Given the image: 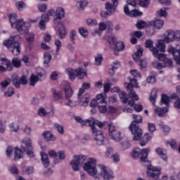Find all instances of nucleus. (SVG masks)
Here are the masks:
<instances>
[{
  "mask_svg": "<svg viewBox=\"0 0 180 180\" xmlns=\"http://www.w3.org/2000/svg\"><path fill=\"white\" fill-rule=\"evenodd\" d=\"M65 16V11L64 8L59 7L56 11V15L54 16L53 22L56 26H60L58 27V34L60 39H65L67 36V29L64 26V23L61 22L63 18Z\"/></svg>",
  "mask_w": 180,
  "mask_h": 180,
  "instance_id": "f257e3e1",
  "label": "nucleus"
},
{
  "mask_svg": "<svg viewBox=\"0 0 180 180\" xmlns=\"http://www.w3.org/2000/svg\"><path fill=\"white\" fill-rule=\"evenodd\" d=\"M108 124V122H101L99 120H96V122L92 123L91 130L93 133V136L94 137V140L97 144V146H103V143H105V134L101 130L96 129L95 126H98L100 129L102 127H105Z\"/></svg>",
  "mask_w": 180,
  "mask_h": 180,
  "instance_id": "f03ea898",
  "label": "nucleus"
},
{
  "mask_svg": "<svg viewBox=\"0 0 180 180\" xmlns=\"http://www.w3.org/2000/svg\"><path fill=\"white\" fill-rule=\"evenodd\" d=\"M19 39H20L19 35H15L10 37L8 39H5L3 42L5 47L11 49V53L14 56H19L20 54V50H22V45L19 42Z\"/></svg>",
  "mask_w": 180,
  "mask_h": 180,
  "instance_id": "7ed1b4c3",
  "label": "nucleus"
},
{
  "mask_svg": "<svg viewBox=\"0 0 180 180\" xmlns=\"http://www.w3.org/2000/svg\"><path fill=\"white\" fill-rule=\"evenodd\" d=\"M132 117L134 119V121L131 123L129 130L134 136L133 140L138 141V140L141 139V136H143V130L140 129V126L139 125V123L143 122V117L134 114Z\"/></svg>",
  "mask_w": 180,
  "mask_h": 180,
  "instance_id": "20e7f679",
  "label": "nucleus"
},
{
  "mask_svg": "<svg viewBox=\"0 0 180 180\" xmlns=\"http://www.w3.org/2000/svg\"><path fill=\"white\" fill-rule=\"evenodd\" d=\"M65 71L70 81H75L77 77H78L79 79H83L84 77H86V70L82 68H79L76 70L67 68Z\"/></svg>",
  "mask_w": 180,
  "mask_h": 180,
  "instance_id": "39448f33",
  "label": "nucleus"
},
{
  "mask_svg": "<svg viewBox=\"0 0 180 180\" xmlns=\"http://www.w3.org/2000/svg\"><path fill=\"white\" fill-rule=\"evenodd\" d=\"M8 18L13 29L18 30L19 32H23V27L25 26L23 19L18 20V15L15 13L11 14Z\"/></svg>",
  "mask_w": 180,
  "mask_h": 180,
  "instance_id": "423d86ee",
  "label": "nucleus"
},
{
  "mask_svg": "<svg viewBox=\"0 0 180 180\" xmlns=\"http://www.w3.org/2000/svg\"><path fill=\"white\" fill-rule=\"evenodd\" d=\"M21 149L25 153H27V155L30 158H33V157H34V153H33V145L30 138H25L22 141Z\"/></svg>",
  "mask_w": 180,
  "mask_h": 180,
  "instance_id": "0eeeda50",
  "label": "nucleus"
},
{
  "mask_svg": "<svg viewBox=\"0 0 180 180\" xmlns=\"http://www.w3.org/2000/svg\"><path fill=\"white\" fill-rule=\"evenodd\" d=\"M161 167H157L152 166L151 164L147 166V176L148 178H153L155 180H158L160 176L161 175ZM138 180H144L141 178L138 179Z\"/></svg>",
  "mask_w": 180,
  "mask_h": 180,
  "instance_id": "6e6552de",
  "label": "nucleus"
},
{
  "mask_svg": "<svg viewBox=\"0 0 180 180\" xmlns=\"http://www.w3.org/2000/svg\"><path fill=\"white\" fill-rule=\"evenodd\" d=\"M106 126L108 127V135L110 139L115 141H120L122 140V133L116 130L113 122H110V124L107 122Z\"/></svg>",
  "mask_w": 180,
  "mask_h": 180,
  "instance_id": "1a4fd4ad",
  "label": "nucleus"
},
{
  "mask_svg": "<svg viewBox=\"0 0 180 180\" xmlns=\"http://www.w3.org/2000/svg\"><path fill=\"white\" fill-rule=\"evenodd\" d=\"M84 169L91 176L96 175V172H98L96 169V160L94 158H90L88 163L84 164Z\"/></svg>",
  "mask_w": 180,
  "mask_h": 180,
  "instance_id": "9d476101",
  "label": "nucleus"
},
{
  "mask_svg": "<svg viewBox=\"0 0 180 180\" xmlns=\"http://www.w3.org/2000/svg\"><path fill=\"white\" fill-rule=\"evenodd\" d=\"M74 158L75 160L70 162V165L73 171H79V164L84 162L86 160V158L84 155H75Z\"/></svg>",
  "mask_w": 180,
  "mask_h": 180,
  "instance_id": "9b49d317",
  "label": "nucleus"
},
{
  "mask_svg": "<svg viewBox=\"0 0 180 180\" xmlns=\"http://www.w3.org/2000/svg\"><path fill=\"white\" fill-rule=\"evenodd\" d=\"M84 92H85L84 89H79L77 94L78 99L80 100L79 103L82 106H88V103H89V101H91V99H89L90 96L89 94H85L82 96V94H84Z\"/></svg>",
  "mask_w": 180,
  "mask_h": 180,
  "instance_id": "f8f14e48",
  "label": "nucleus"
},
{
  "mask_svg": "<svg viewBox=\"0 0 180 180\" xmlns=\"http://www.w3.org/2000/svg\"><path fill=\"white\" fill-rule=\"evenodd\" d=\"M12 79L13 85L16 88H20V84H22V85H26L27 84V79H26V77H25V75H22L21 78L19 77L18 75H13L12 77Z\"/></svg>",
  "mask_w": 180,
  "mask_h": 180,
  "instance_id": "ddd939ff",
  "label": "nucleus"
},
{
  "mask_svg": "<svg viewBox=\"0 0 180 180\" xmlns=\"http://www.w3.org/2000/svg\"><path fill=\"white\" fill-rule=\"evenodd\" d=\"M100 167L101 168V175L103 178V180H110L115 178V174H113V172H112L111 170H108L105 165H100Z\"/></svg>",
  "mask_w": 180,
  "mask_h": 180,
  "instance_id": "4468645a",
  "label": "nucleus"
},
{
  "mask_svg": "<svg viewBox=\"0 0 180 180\" xmlns=\"http://www.w3.org/2000/svg\"><path fill=\"white\" fill-rule=\"evenodd\" d=\"M167 36L164 38L165 43H171V41H174L176 39H180V34H178L171 30H167Z\"/></svg>",
  "mask_w": 180,
  "mask_h": 180,
  "instance_id": "2eb2a0df",
  "label": "nucleus"
},
{
  "mask_svg": "<svg viewBox=\"0 0 180 180\" xmlns=\"http://www.w3.org/2000/svg\"><path fill=\"white\" fill-rule=\"evenodd\" d=\"M46 77L44 76V74L41 72H39L37 75H35L34 74H32L30 77V85L31 86H34L36 85V83L38 81H43Z\"/></svg>",
  "mask_w": 180,
  "mask_h": 180,
  "instance_id": "dca6fc26",
  "label": "nucleus"
},
{
  "mask_svg": "<svg viewBox=\"0 0 180 180\" xmlns=\"http://www.w3.org/2000/svg\"><path fill=\"white\" fill-rule=\"evenodd\" d=\"M167 51L169 54H172L173 56L174 60L176 63V64H179V65H180V49L176 50L173 46H170L168 48Z\"/></svg>",
  "mask_w": 180,
  "mask_h": 180,
  "instance_id": "f3484780",
  "label": "nucleus"
},
{
  "mask_svg": "<svg viewBox=\"0 0 180 180\" xmlns=\"http://www.w3.org/2000/svg\"><path fill=\"white\" fill-rule=\"evenodd\" d=\"M62 85L63 86L65 95L67 99H70V98H71L72 96V94H74V91L71 88V84L68 82H63L62 83Z\"/></svg>",
  "mask_w": 180,
  "mask_h": 180,
  "instance_id": "a211bd4d",
  "label": "nucleus"
},
{
  "mask_svg": "<svg viewBox=\"0 0 180 180\" xmlns=\"http://www.w3.org/2000/svg\"><path fill=\"white\" fill-rule=\"evenodd\" d=\"M75 120H76L77 123H80L82 126H89L90 127H92L93 122H96V120L91 119L84 120L81 117H75Z\"/></svg>",
  "mask_w": 180,
  "mask_h": 180,
  "instance_id": "6ab92c4d",
  "label": "nucleus"
},
{
  "mask_svg": "<svg viewBox=\"0 0 180 180\" xmlns=\"http://www.w3.org/2000/svg\"><path fill=\"white\" fill-rule=\"evenodd\" d=\"M155 57H158V60H159V61H162V63H165L166 65H174L172 59L167 58V55L165 53H158V54L155 56Z\"/></svg>",
  "mask_w": 180,
  "mask_h": 180,
  "instance_id": "aec40b11",
  "label": "nucleus"
},
{
  "mask_svg": "<svg viewBox=\"0 0 180 180\" xmlns=\"http://www.w3.org/2000/svg\"><path fill=\"white\" fill-rule=\"evenodd\" d=\"M154 41L151 39H147L145 41V47L146 49H149L150 51H152L153 56H157L158 54V49L155 47H153Z\"/></svg>",
  "mask_w": 180,
  "mask_h": 180,
  "instance_id": "412c9836",
  "label": "nucleus"
},
{
  "mask_svg": "<svg viewBox=\"0 0 180 180\" xmlns=\"http://www.w3.org/2000/svg\"><path fill=\"white\" fill-rule=\"evenodd\" d=\"M34 33L32 32H28L25 35V40L28 43V49L29 50H32L33 49V43H34Z\"/></svg>",
  "mask_w": 180,
  "mask_h": 180,
  "instance_id": "4be33fe9",
  "label": "nucleus"
},
{
  "mask_svg": "<svg viewBox=\"0 0 180 180\" xmlns=\"http://www.w3.org/2000/svg\"><path fill=\"white\" fill-rule=\"evenodd\" d=\"M112 4L109 2L105 4V9L113 14V12H115L116 8L119 5V0H112Z\"/></svg>",
  "mask_w": 180,
  "mask_h": 180,
  "instance_id": "5701e85b",
  "label": "nucleus"
},
{
  "mask_svg": "<svg viewBox=\"0 0 180 180\" xmlns=\"http://www.w3.org/2000/svg\"><path fill=\"white\" fill-rule=\"evenodd\" d=\"M124 43H123V41H117L114 45L115 56H119V53H120V51H123V50H124Z\"/></svg>",
  "mask_w": 180,
  "mask_h": 180,
  "instance_id": "b1692460",
  "label": "nucleus"
},
{
  "mask_svg": "<svg viewBox=\"0 0 180 180\" xmlns=\"http://www.w3.org/2000/svg\"><path fill=\"white\" fill-rule=\"evenodd\" d=\"M149 25L150 26L155 27V29H162V27L164 26V20L160 19L152 20L149 22Z\"/></svg>",
  "mask_w": 180,
  "mask_h": 180,
  "instance_id": "393cba45",
  "label": "nucleus"
},
{
  "mask_svg": "<svg viewBox=\"0 0 180 180\" xmlns=\"http://www.w3.org/2000/svg\"><path fill=\"white\" fill-rule=\"evenodd\" d=\"M96 102H97L98 106L99 105H108V102L106 101V94H100L96 97Z\"/></svg>",
  "mask_w": 180,
  "mask_h": 180,
  "instance_id": "a878e982",
  "label": "nucleus"
},
{
  "mask_svg": "<svg viewBox=\"0 0 180 180\" xmlns=\"http://www.w3.org/2000/svg\"><path fill=\"white\" fill-rule=\"evenodd\" d=\"M41 162L45 168H47L50 165V161L49 160V155L44 152L40 153Z\"/></svg>",
  "mask_w": 180,
  "mask_h": 180,
  "instance_id": "bb28decb",
  "label": "nucleus"
},
{
  "mask_svg": "<svg viewBox=\"0 0 180 180\" xmlns=\"http://www.w3.org/2000/svg\"><path fill=\"white\" fill-rule=\"evenodd\" d=\"M169 110V109H168V107H164L163 108H161L160 107H157L155 109V112L156 113V115H158L160 117H162V116H164V115H165V113H167V112Z\"/></svg>",
  "mask_w": 180,
  "mask_h": 180,
  "instance_id": "cd10ccee",
  "label": "nucleus"
},
{
  "mask_svg": "<svg viewBox=\"0 0 180 180\" xmlns=\"http://www.w3.org/2000/svg\"><path fill=\"white\" fill-rule=\"evenodd\" d=\"M152 137L148 134V133L145 134L140 139L139 144L141 146V147H144L150 140H151Z\"/></svg>",
  "mask_w": 180,
  "mask_h": 180,
  "instance_id": "c85d7f7f",
  "label": "nucleus"
},
{
  "mask_svg": "<svg viewBox=\"0 0 180 180\" xmlns=\"http://www.w3.org/2000/svg\"><path fill=\"white\" fill-rule=\"evenodd\" d=\"M148 148H143L141 150L140 155H141V162H146L147 158L148 157Z\"/></svg>",
  "mask_w": 180,
  "mask_h": 180,
  "instance_id": "c756f323",
  "label": "nucleus"
},
{
  "mask_svg": "<svg viewBox=\"0 0 180 180\" xmlns=\"http://www.w3.org/2000/svg\"><path fill=\"white\" fill-rule=\"evenodd\" d=\"M43 136L46 140V141H54V140H56L54 135H53V134L49 131H45L43 133Z\"/></svg>",
  "mask_w": 180,
  "mask_h": 180,
  "instance_id": "7c9ffc66",
  "label": "nucleus"
},
{
  "mask_svg": "<svg viewBox=\"0 0 180 180\" xmlns=\"http://www.w3.org/2000/svg\"><path fill=\"white\" fill-rule=\"evenodd\" d=\"M22 157L23 152L18 148H15L14 152V161H18V160H20V158H22Z\"/></svg>",
  "mask_w": 180,
  "mask_h": 180,
  "instance_id": "2f4dec72",
  "label": "nucleus"
},
{
  "mask_svg": "<svg viewBox=\"0 0 180 180\" xmlns=\"http://www.w3.org/2000/svg\"><path fill=\"white\" fill-rule=\"evenodd\" d=\"M44 67H49V64L50 63V61H51V54H50V53L49 52L44 53Z\"/></svg>",
  "mask_w": 180,
  "mask_h": 180,
  "instance_id": "473e14b6",
  "label": "nucleus"
},
{
  "mask_svg": "<svg viewBox=\"0 0 180 180\" xmlns=\"http://www.w3.org/2000/svg\"><path fill=\"white\" fill-rule=\"evenodd\" d=\"M156 49L158 50V53H160V51L161 53H165V44L164 43V41L162 40H159L158 41V44L156 45Z\"/></svg>",
  "mask_w": 180,
  "mask_h": 180,
  "instance_id": "72a5a7b5",
  "label": "nucleus"
},
{
  "mask_svg": "<svg viewBox=\"0 0 180 180\" xmlns=\"http://www.w3.org/2000/svg\"><path fill=\"white\" fill-rule=\"evenodd\" d=\"M155 153L159 155L160 158L163 160V161H167L168 158H167V155L165 154L164 151L162 150V148H157L155 149Z\"/></svg>",
  "mask_w": 180,
  "mask_h": 180,
  "instance_id": "f704fd0d",
  "label": "nucleus"
},
{
  "mask_svg": "<svg viewBox=\"0 0 180 180\" xmlns=\"http://www.w3.org/2000/svg\"><path fill=\"white\" fill-rule=\"evenodd\" d=\"M158 95H157V91H153L150 95L149 101L153 105V106H155V102L157 101Z\"/></svg>",
  "mask_w": 180,
  "mask_h": 180,
  "instance_id": "c9c22d12",
  "label": "nucleus"
},
{
  "mask_svg": "<svg viewBox=\"0 0 180 180\" xmlns=\"http://www.w3.org/2000/svg\"><path fill=\"white\" fill-rule=\"evenodd\" d=\"M134 61H139L141 57H143V49H139L137 51L132 55Z\"/></svg>",
  "mask_w": 180,
  "mask_h": 180,
  "instance_id": "e433bc0d",
  "label": "nucleus"
},
{
  "mask_svg": "<svg viewBox=\"0 0 180 180\" xmlns=\"http://www.w3.org/2000/svg\"><path fill=\"white\" fill-rule=\"evenodd\" d=\"M174 65H167L165 64V62L160 63V62H155L153 63V67L155 68H157L158 70H162V68H165V67H173Z\"/></svg>",
  "mask_w": 180,
  "mask_h": 180,
  "instance_id": "4c0bfd02",
  "label": "nucleus"
},
{
  "mask_svg": "<svg viewBox=\"0 0 180 180\" xmlns=\"http://www.w3.org/2000/svg\"><path fill=\"white\" fill-rule=\"evenodd\" d=\"M161 102L165 105L167 108H169V96H168V95L162 94Z\"/></svg>",
  "mask_w": 180,
  "mask_h": 180,
  "instance_id": "58836bf2",
  "label": "nucleus"
},
{
  "mask_svg": "<svg viewBox=\"0 0 180 180\" xmlns=\"http://www.w3.org/2000/svg\"><path fill=\"white\" fill-rule=\"evenodd\" d=\"M120 98L121 102L124 105L129 102V98H127V94L124 91H122L120 94Z\"/></svg>",
  "mask_w": 180,
  "mask_h": 180,
  "instance_id": "ea45409f",
  "label": "nucleus"
},
{
  "mask_svg": "<svg viewBox=\"0 0 180 180\" xmlns=\"http://www.w3.org/2000/svg\"><path fill=\"white\" fill-rule=\"evenodd\" d=\"M11 63L15 68H20V67H22V63L18 58H13Z\"/></svg>",
  "mask_w": 180,
  "mask_h": 180,
  "instance_id": "a19ab883",
  "label": "nucleus"
},
{
  "mask_svg": "<svg viewBox=\"0 0 180 180\" xmlns=\"http://www.w3.org/2000/svg\"><path fill=\"white\" fill-rule=\"evenodd\" d=\"M52 92L53 94V98L55 101H58V99H60L63 96V92L61 91H57V90L53 89Z\"/></svg>",
  "mask_w": 180,
  "mask_h": 180,
  "instance_id": "79ce46f5",
  "label": "nucleus"
},
{
  "mask_svg": "<svg viewBox=\"0 0 180 180\" xmlns=\"http://www.w3.org/2000/svg\"><path fill=\"white\" fill-rule=\"evenodd\" d=\"M22 170L23 172H25V174H33V171H34V169H33V167H30V166H24L22 168Z\"/></svg>",
  "mask_w": 180,
  "mask_h": 180,
  "instance_id": "37998d69",
  "label": "nucleus"
},
{
  "mask_svg": "<svg viewBox=\"0 0 180 180\" xmlns=\"http://www.w3.org/2000/svg\"><path fill=\"white\" fill-rule=\"evenodd\" d=\"M131 18H136V16H143V13L139 10H132L131 11V15H129Z\"/></svg>",
  "mask_w": 180,
  "mask_h": 180,
  "instance_id": "c03bdc74",
  "label": "nucleus"
},
{
  "mask_svg": "<svg viewBox=\"0 0 180 180\" xmlns=\"http://www.w3.org/2000/svg\"><path fill=\"white\" fill-rule=\"evenodd\" d=\"M129 96H130V98H131L132 99H134V101H139V99H140V98L139 97V96L136 94V91L134 89H131L129 91Z\"/></svg>",
  "mask_w": 180,
  "mask_h": 180,
  "instance_id": "a18cd8bd",
  "label": "nucleus"
},
{
  "mask_svg": "<svg viewBox=\"0 0 180 180\" xmlns=\"http://www.w3.org/2000/svg\"><path fill=\"white\" fill-rule=\"evenodd\" d=\"M102 61H103V56H102V54H98L97 57L95 58L96 65H101Z\"/></svg>",
  "mask_w": 180,
  "mask_h": 180,
  "instance_id": "49530a36",
  "label": "nucleus"
},
{
  "mask_svg": "<svg viewBox=\"0 0 180 180\" xmlns=\"http://www.w3.org/2000/svg\"><path fill=\"white\" fill-rule=\"evenodd\" d=\"M55 45L56 46V54H58V53H60V49H61V47L63 46V44L61 43V41H60V39H56Z\"/></svg>",
  "mask_w": 180,
  "mask_h": 180,
  "instance_id": "de8ad7c7",
  "label": "nucleus"
},
{
  "mask_svg": "<svg viewBox=\"0 0 180 180\" xmlns=\"http://www.w3.org/2000/svg\"><path fill=\"white\" fill-rule=\"evenodd\" d=\"M132 158L134 160H137L139 157H140V149L139 148H134L132 152Z\"/></svg>",
  "mask_w": 180,
  "mask_h": 180,
  "instance_id": "09e8293b",
  "label": "nucleus"
},
{
  "mask_svg": "<svg viewBox=\"0 0 180 180\" xmlns=\"http://www.w3.org/2000/svg\"><path fill=\"white\" fill-rule=\"evenodd\" d=\"M106 106L107 105L105 104H101L98 105V109L100 113H106V112H108V108Z\"/></svg>",
  "mask_w": 180,
  "mask_h": 180,
  "instance_id": "8fccbe9b",
  "label": "nucleus"
},
{
  "mask_svg": "<svg viewBox=\"0 0 180 180\" xmlns=\"http://www.w3.org/2000/svg\"><path fill=\"white\" fill-rule=\"evenodd\" d=\"M54 127L60 134H64V127L58 123H55Z\"/></svg>",
  "mask_w": 180,
  "mask_h": 180,
  "instance_id": "3c124183",
  "label": "nucleus"
},
{
  "mask_svg": "<svg viewBox=\"0 0 180 180\" xmlns=\"http://www.w3.org/2000/svg\"><path fill=\"white\" fill-rule=\"evenodd\" d=\"M10 84H11V79L9 78L4 79L0 83L1 88H6Z\"/></svg>",
  "mask_w": 180,
  "mask_h": 180,
  "instance_id": "603ef678",
  "label": "nucleus"
},
{
  "mask_svg": "<svg viewBox=\"0 0 180 180\" xmlns=\"http://www.w3.org/2000/svg\"><path fill=\"white\" fill-rule=\"evenodd\" d=\"M75 36H77V31L72 30L70 33V39L73 44L75 43Z\"/></svg>",
  "mask_w": 180,
  "mask_h": 180,
  "instance_id": "864d4df0",
  "label": "nucleus"
},
{
  "mask_svg": "<svg viewBox=\"0 0 180 180\" xmlns=\"http://www.w3.org/2000/svg\"><path fill=\"white\" fill-rule=\"evenodd\" d=\"M9 128L11 131H14L15 133H16L18 130H19V125L18 124L11 123L9 125Z\"/></svg>",
  "mask_w": 180,
  "mask_h": 180,
  "instance_id": "5fc2aeb1",
  "label": "nucleus"
},
{
  "mask_svg": "<svg viewBox=\"0 0 180 180\" xmlns=\"http://www.w3.org/2000/svg\"><path fill=\"white\" fill-rule=\"evenodd\" d=\"M146 32L147 36H153V34H154L155 33L154 27L153 26L147 27Z\"/></svg>",
  "mask_w": 180,
  "mask_h": 180,
  "instance_id": "6e6d98bb",
  "label": "nucleus"
},
{
  "mask_svg": "<svg viewBox=\"0 0 180 180\" xmlns=\"http://www.w3.org/2000/svg\"><path fill=\"white\" fill-rule=\"evenodd\" d=\"M79 33L83 37H86V36H88V30H85V28H84V27L79 28Z\"/></svg>",
  "mask_w": 180,
  "mask_h": 180,
  "instance_id": "4d7b16f0",
  "label": "nucleus"
},
{
  "mask_svg": "<svg viewBox=\"0 0 180 180\" xmlns=\"http://www.w3.org/2000/svg\"><path fill=\"white\" fill-rule=\"evenodd\" d=\"M139 5L142 8H147L150 5V0H140Z\"/></svg>",
  "mask_w": 180,
  "mask_h": 180,
  "instance_id": "13d9d810",
  "label": "nucleus"
},
{
  "mask_svg": "<svg viewBox=\"0 0 180 180\" xmlns=\"http://www.w3.org/2000/svg\"><path fill=\"white\" fill-rule=\"evenodd\" d=\"M108 42L110 44H111V46H115L117 42V39L115 36H110L108 38Z\"/></svg>",
  "mask_w": 180,
  "mask_h": 180,
  "instance_id": "bf43d9fd",
  "label": "nucleus"
},
{
  "mask_svg": "<svg viewBox=\"0 0 180 180\" xmlns=\"http://www.w3.org/2000/svg\"><path fill=\"white\" fill-rule=\"evenodd\" d=\"M136 26L138 29H144L146 27V22L139 20L136 22Z\"/></svg>",
  "mask_w": 180,
  "mask_h": 180,
  "instance_id": "052dcab7",
  "label": "nucleus"
},
{
  "mask_svg": "<svg viewBox=\"0 0 180 180\" xmlns=\"http://www.w3.org/2000/svg\"><path fill=\"white\" fill-rule=\"evenodd\" d=\"M6 71H12L13 70V65L11 60H7L6 63Z\"/></svg>",
  "mask_w": 180,
  "mask_h": 180,
  "instance_id": "680f3d73",
  "label": "nucleus"
},
{
  "mask_svg": "<svg viewBox=\"0 0 180 180\" xmlns=\"http://www.w3.org/2000/svg\"><path fill=\"white\" fill-rule=\"evenodd\" d=\"M15 94V89L13 88H9L7 91H5L4 96H12Z\"/></svg>",
  "mask_w": 180,
  "mask_h": 180,
  "instance_id": "e2e57ef3",
  "label": "nucleus"
},
{
  "mask_svg": "<svg viewBox=\"0 0 180 180\" xmlns=\"http://www.w3.org/2000/svg\"><path fill=\"white\" fill-rule=\"evenodd\" d=\"M122 150H127V148H130V142L125 141L121 143Z\"/></svg>",
  "mask_w": 180,
  "mask_h": 180,
  "instance_id": "0e129e2a",
  "label": "nucleus"
},
{
  "mask_svg": "<svg viewBox=\"0 0 180 180\" xmlns=\"http://www.w3.org/2000/svg\"><path fill=\"white\" fill-rule=\"evenodd\" d=\"M10 172L11 174H13L14 175H18V174H19V170L18 169V167H16L15 165H13L10 169Z\"/></svg>",
  "mask_w": 180,
  "mask_h": 180,
  "instance_id": "69168bd1",
  "label": "nucleus"
},
{
  "mask_svg": "<svg viewBox=\"0 0 180 180\" xmlns=\"http://www.w3.org/2000/svg\"><path fill=\"white\" fill-rule=\"evenodd\" d=\"M38 115L39 116H46L47 115V112H46V109L44 108H40L38 110Z\"/></svg>",
  "mask_w": 180,
  "mask_h": 180,
  "instance_id": "338daca9",
  "label": "nucleus"
},
{
  "mask_svg": "<svg viewBox=\"0 0 180 180\" xmlns=\"http://www.w3.org/2000/svg\"><path fill=\"white\" fill-rule=\"evenodd\" d=\"M39 27L41 29V30H46V21L41 20L39 23Z\"/></svg>",
  "mask_w": 180,
  "mask_h": 180,
  "instance_id": "774afa93",
  "label": "nucleus"
}]
</instances>
